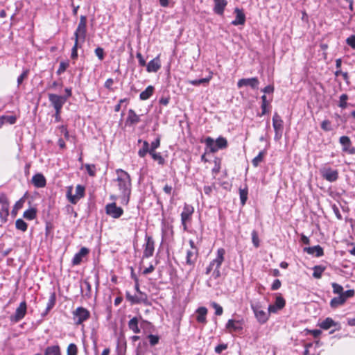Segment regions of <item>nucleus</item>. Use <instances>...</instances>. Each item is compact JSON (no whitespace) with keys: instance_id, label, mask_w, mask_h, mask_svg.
<instances>
[{"instance_id":"55","label":"nucleus","mask_w":355,"mask_h":355,"mask_svg":"<svg viewBox=\"0 0 355 355\" xmlns=\"http://www.w3.org/2000/svg\"><path fill=\"white\" fill-rule=\"evenodd\" d=\"M214 167L212 168V173L214 174H217L220 172V160L218 158L214 159Z\"/></svg>"},{"instance_id":"13","label":"nucleus","mask_w":355,"mask_h":355,"mask_svg":"<svg viewBox=\"0 0 355 355\" xmlns=\"http://www.w3.org/2000/svg\"><path fill=\"white\" fill-rule=\"evenodd\" d=\"M105 209L107 215L115 219L120 218L123 214V209L117 207L114 202L106 205Z\"/></svg>"},{"instance_id":"53","label":"nucleus","mask_w":355,"mask_h":355,"mask_svg":"<svg viewBox=\"0 0 355 355\" xmlns=\"http://www.w3.org/2000/svg\"><path fill=\"white\" fill-rule=\"evenodd\" d=\"M148 338L149 340V343H150V345H152V346L157 345L159 340V338L158 336L153 335V334H150L148 336Z\"/></svg>"},{"instance_id":"6","label":"nucleus","mask_w":355,"mask_h":355,"mask_svg":"<svg viewBox=\"0 0 355 355\" xmlns=\"http://www.w3.org/2000/svg\"><path fill=\"white\" fill-rule=\"evenodd\" d=\"M125 299L132 305L139 304H143L146 306L151 305L147 294L144 292L138 293L137 295H132L129 291H126Z\"/></svg>"},{"instance_id":"12","label":"nucleus","mask_w":355,"mask_h":355,"mask_svg":"<svg viewBox=\"0 0 355 355\" xmlns=\"http://www.w3.org/2000/svg\"><path fill=\"white\" fill-rule=\"evenodd\" d=\"M321 176L328 182H333L338 179V171L329 166H324L320 171Z\"/></svg>"},{"instance_id":"14","label":"nucleus","mask_w":355,"mask_h":355,"mask_svg":"<svg viewBox=\"0 0 355 355\" xmlns=\"http://www.w3.org/2000/svg\"><path fill=\"white\" fill-rule=\"evenodd\" d=\"M0 218L2 222L6 223L9 216L10 203L6 196H0Z\"/></svg>"},{"instance_id":"45","label":"nucleus","mask_w":355,"mask_h":355,"mask_svg":"<svg viewBox=\"0 0 355 355\" xmlns=\"http://www.w3.org/2000/svg\"><path fill=\"white\" fill-rule=\"evenodd\" d=\"M331 286H332V288H333V293L334 294H337L338 295H343V287L336 283V282H333L331 284Z\"/></svg>"},{"instance_id":"54","label":"nucleus","mask_w":355,"mask_h":355,"mask_svg":"<svg viewBox=\"0 0 355 355\" xmlns=\"http://www.w3.org/2000/svg\"><path fill=\"white\" fill-rule=\"evenodd\" d=\"M211 306L215 309V314L216 315H221L223 314V309L221 306L218 304L216 302H213Z\"/></svg>"},{"instance_id":"58","label":"nucleus","mask_w":355,"mask_h":355,"mask_svg":"<svg viewBox=\"0 0 355 355\" xmlns=\"http://www.w3.org/2000/svg\"><path fill=\"white\" fill-rule=\"evenodd\" d=\"M321 128L324 131L331 130V122L329 120H324L321 123Z\"/></svg>"},{"instance_id":"28","label":"nucleus","mask_w":355,"mask_h":355,"mask_svg":"<svg viewBox=\"0 0 355 355\" xmlns=\"http://www.w3.org/2000/svg\"><path fill=\"white\" fill-rule=\"evenodd\" d=\"M198 315L196 317V320L198 322L205 324L207 322L206 315L207 313V309L205 307H200L197 309Z\"/></svg>"},{"instance_id":"36","label":"nucleus","mask_w":355,"mask_h":355,"mask_svg":"<svg viewBox=\"0 0 355 355\" xmlns=\"http://www.w3.org/2000/svg\"><path fill=\"white\" fill-rule=\"evenodd\" d=\"M248 189L247 185L244 188H239L241 204L244 205L248 200Z\"/></svg>"},{"instance_id":"10","label":"nucleus","mask_w":355,"mask_h":355,"mask_svg":"<svg viewBox=\"0 0 355 355\" xmlns=\"http://www.w3.org/2000/svg\"><path fill=\"white\" fill-rule=\"evenodd\" d=\"M283 124L284 122L281 116L278 114L277 112H275L272 117V126L275 132L274 139L276 141L279 140L282 137L284 129Z\"/></svg>"},{"instance_id":"40","label":"nucleus","mask_w":355,"mask_h":355,"mask_svg":"<svg viewBox=\"0 0 355 355\" xmlns=\"http://www.w3.org/2000/svg\"><path fill=\"white\" fill-rule=\"evenodd\" d=\"M55 301H56V295H55V293L54 292H53L49 297V301H48V303L46 305V308L45 314H47L48 312L51 309H53V307L55 306Z\"/></svg>"},{"instance_id":"48","label":"nucleus","mask_w":355,"mask_h":355,"mask_svg":"<svg viewBox=\"0 0 355 355\" xmlns=\"http://www.w3.org/2000/svg\"><path fill=\"white\" fill-rule=\"evenodd\" d=\"M2 119L4 121L5 123H8L9 124H14L16 123L17 117L15 116L12 115H3Z\"/></svg>"},{"instance_id":"43","label":"nucleus","mask_w":355,"mask_h":355,"mask_svg":"<svg viewBox=\"0 0 355 355\" xmlns=\"http://www.w3.org/2000/svg\"><path fill=\"white\" fill-rule=\"evenodd\" d=\"M286 304L285 300L281 296L278 295L275 298V305L279 310L282 309Z\"/></svg>"},{"instance_id":"29","label":"nucleus","mask_w":355,"mask_h":355,"mask_svg":"<svg viewBox=\"0 0 355 355\" xmlns=\"http://www.w3.org/2000/svg\"><path fill=\"white\" fill-rule=\"evenodd\" d=\"M155 88L152 85L148 86L144 91L141 92L139 98L141 101H146L150 98L154 93Z\"/></svg>"},{"instance_id":"5","label":"nucleus","mask_w":355,"mask_h":355,"mask_svg":"<svg viewBox=\"0 0 355 355\" xmlns=\"http://www.w3.org/2000/svg\"><path fill=\"white\" fill-rule=\"evenodd\" d=\"M87 35V17L81 15L76 30L74 32V41L80 44L85 41Z\"/></svg>"},{"instance_id":"37","label":"nucleus","mask_w":355,"mask_h":355,"mask_svg":"<svg viewBox=\"0 0 355 355\" xmlns=\"http://www.w3.org/2000/svg\"><path fill=\"white\" fill-rule=\"evenodd\" d=\"M150 155L155 161H157L159 165L163 166L165 164V159L160 153L156 151L150 152Z\"/></svg>"},{"instance_id":"25","label":"nucleus","mask_w":355,"mask_h":355,"mask_svg":"<svg viewBox=\"0 0 355 355\" xmlns=\"http://www.w3.org/2000/svg\"><path fill=\"white\" fill-rule=\"evenodd\" d=\"M236 13V18L232 21V24L234 26L243 25L245 22V15L241 9L236 8L234 9Z\"/></svg>"},{"instance_id":"33","label":"nucleus","mask_w":355,"mask_h":355,"mask_svg":"<svg viewBox=\"0 0 355 355\" xmlns=\"http://www.w3.org/2000/svg\"><path fill=\"white\" fill-rule=\"evenodd\" d=\"M150 148L149 143L147 141H144L142 148H141L138 151V155L143 158L147 155V153L150 154Z\"/></svg>"},{"instance_id":"24","label":"nucleus","mask_w":355,"mask_h":355,"mask_svg":"<svg viewBox=\"0 0 355 355\" xmlns=\"http://www.w3.org/2000/svg\"><path fill=\"white\" fill-rule=\"evenodd\" d=\"M32 183L36 188H43L46 184V180L42 173H37L32 178Z\"/></svg>"},{"instance_id":"31","label":"nucleus","mask_w":355,"mask_h":355,"mask_svg":"<svg viewBox=\"0 0 355 355\" xmlns=\"http://www.w3.org/2000/svg\"><path fill=\"white\" fill-rule=\"evenodd\" d=\"M226 328L229 330L230 332H231L232 331H236L242 329L239 322L235 321L232 319H230L227 321L226 324Z\"/></svg>"},{"instance_id":"1","label":"nucleus","mask_w":355,"mask_h":355,"mask_svg":"<svg viewBox=\"0 0 355 355\" xmlns=\"http://www.w3.org/2000/svg\"><path fill=\"white\" fill-rule=\"evenodd\" d=\"M117 174L116 181L118 182V187L121 192L119 198L121 203L123 205H128L130 200L131 193V179L130 175L123 169H116Z\"/></svg>"},{"instance_id":"39","label":"nucleus","mask_w":355,"mask_h":355,"mask_svg":"<svg viewBox=\"0 0 355 355\" xmlns=\"http://www.w3.org/2000/svg\"><path fill=\"white\" fill-rule=\"evenodd\" d=\"M266 152L265 150L260 151L257 156H256L252 160V164L254 167H257L259 164L263 162V157L266 155Z\"/></svg>"},{"instance_id":"20","label":"nucleus","mask_w":355,"mask_h":355,"mask_svg":"<svg viewBox=\"0 0 355 355\" xmlns=\"http://www.w3.org/2000/svg\"><path fill=\"white\" fill-rule=\"evenodd\" d=\"M318 326L324 330H327L331 327H336V329L331 331V333H333L336 330H338L340 328V324L335 322L331 318L329 317L325 318L321 322H319Z\"/></svg>"},{"instance_id":"52","label":"nucleus","mask_w":355,"mask_h":355,"mask_svg":"<svg viewBox=\"0 0 355 355\" xmlns=\"http://www.w3.org/2000/svg\"><path fill=\"white\" fill-rule=\"evenodd\" d=\"M58 128L60 131V132L64 135V138L67 140H69L70 135H69V133L67 126L62 125L59 126Z\"/></svg>"},{"instance_id":"61","label":"nucleus","mask_w":355,"mask_h":355,"mask_svg":"<svg viewBox=\"0 0 355 355\" xmlns=\"http://www.w3.org/2000/svg\"><path fill=\"white\" fill-rule=\"evenodd\" d=\"M85 168L87 169V171L88 174L90 176H94L95 175L96 168H95V166L94 165L86 164L85 165Z\"/></svg>"},{"instance_id":"18","label":"nucleus","mask_w":355,"mask_h":355,"mask_svg":"<svg viewBox=\"0 0 355 355\" xmlns=\"http://www.w3.org/2000/svg\"><path fill=\"white\" fill-rule=\"evenodd\" d=\"M198 257V250H188L186 254L185 265L189 266L190 270L194 268Z\"/></svg>"},{"instance_id":"62","label":"nucleus","mask_w":355,"mask_h":355,"mask_svg":"<svg viewBox=\"0 0 355 355\" xmlns=\"http://www.w3.org/2000/svg\"><path fill=\"white\" fill-rule=\"evenodd\" d=\"M305 331L307 332V334L313 335V336L314 338L319 337L321 335V334H322V331L320 329H312V330H311V329H306Z\"/></svg>"},{"instance_id":"44","label":"nucleus","mask_w":355,"mask_h":355,"mask_svg":"<svg viewBox=\"0 0 355 355\" xmlns=\"http://www.w3.org/2000/svg\"><path fill=\"white\" fill-rule=\"evenodd\" d=\"M69 61H62L60 63L59 67L56 71L57 74L61 75L62 73H63L67 70V69L69 67Z\"/></svg>"},{"instance_id":"46","label":"nucleus","mask_w":355,"mask_h":355,"mask_svg":"<svg viewBox=\"0 0 355 355\" xmlns=\"http://www.w3.org/2000/svg\"><path fill=\"white\" fill-rule=\"evenodd\" d=\"M348 100V96L347 94H343L340 96V99H339V104H338V106L340 107H341L342 109H345L347 107V101Z\"/></svg>"},{"instance_id":"51","label":"nucleus","mask_w":355,"mask_h":355,"mask_svg":"<svg viewBox=\"0 0 355 355\" xmlns=\"http://www.w3.org/2000/svg\"><path fill=\"white\" fill-rule=\"evenodd\" d=\"M29 73L28 69H24L21 74L17 78V85H20L24 79H26L28 77V75Z\"/></svg>"},{"instance_id":"35","label":"nucleus","mask_w":355,"mask_h":355,"mask_svg":"<svg viewBox=\"0 0 355 355\" xmlns=\"http://www.w3.org/2000/svg\"><path fill=\"white\" fill-rule=\"evenodd\" d=\"M326 267L322 265H317L313 268V277L315 279H320Z\"/></svg>"},{"instance_id":"64","label":"nucleus","mask_w":355,"mask_h":355,"mask_svg":"<svg viewBox=\"0 0 355 355\" xmlns=\"http://www.w3.org/2000/svg\"><path fill=\"white\" fill-rule=\"evenodd\" d=\"M65 211L67 214L73 215L74 218L77 217V213L75 211L73 207L71 205H67L65 207Z\"/></svg>"},{"instance_id":"17","label":"nucleus","mask_w":355,"mask_h":355,"mask_svg":"<svg viewBox=\"0 0 355 355\" xmlns=\"http://www.w3.org/2000/svg\"><path fill=\"white\" fill-rule=\"evenodd\" d=\"M339 142L342 146V150L349 155L355 154V147L352 146L350 138L348 136H342L339 139Z\"/></svg>"},{"instance_id":"3","label":"nucleus","mask_w":355,"mask_h":355,"mask_svg":"<svg viewBox=\"0 0 355 355\" xmlns=\"http://www.w3.org/2000/svg\"><path fill=\"white\" fill-rule=\"evenodd\" d=\"M250 307L259 323L263 324L268 320L270 318L269 313L268 311H265V306L260 302H252L250 303Z\"/></svg>"},{"instance_id":"7","label":"nucleus","mask_w":355,"mask_h":355,"mask_svg":"<svg viewBox=\"0 0 355 355\" xmlns=\"http://www.w3.org/2000/svg\"><path fill=\"white\" fill-rule=\"evenodd\" d=\"M73 187H67V198L72 204H76L78 201L85 196V187L78 184L76 187V194H72Z\"/></svg>"},{"instance_id":"9","label":"nucleus","mask_w":355,"mask_h":355,"mask_svg":"<svg viewBox=\"0 0 355 355\" xmlns=\"http://www.w3.org/2000/svg\"><path fill=\"white\" fill-rule=\"evenodd\" d=\"M90 318V312L85 308L79 306L73 311V319L76 325L81 324Z\"/></svg>"},{"instance_id":"56","label":"nucleus","mask_w":355,"mask_h":355,"mask_svg":"<svg viewBox=\"0 0 355 355\" xmlns=\"http://www.w3.org/2000/svg\"><path fill=\"white\" fill-rule=\"evenodd\" d=\"M95 54L100 60H103L105 57L104 49L101 47H97L95 49Z\"/></svg>"},{"instance_id":"21","label":"nucleus","mask_w":355,"mask_h":355,"mask_svg":"<svg viewBox=\"0 0 355 355\" xmlns=\"http://www.w3.org/2000/svg\"><path fill=\"white\" fill-rule=\"evenodd\" d=\"M89 252V250L88 248L85 247H83L80 248L78 252L75 254L73 256L71 263L73 266H78L80 264V263L83 261V259L85 257Z\"/></svg>"},{"instance_id":"26","label":"nucleus","mask_w":355,"mask_h":355,"mask_svg":"<svg viewBox=\"0 0 355 355\" xmlns=\"http://www.w3.org/2000/svg\"><path fill=\"white\" fill-rule=\"evenodd\" d=\"M214 11L216 14L222 15H223L225 8L227 4L226 0H214Z\"/></svg>"},{"instance_id":"4","label":"nucleus","mask_w":355,"mask_h":355,"mask_svg":"<svg viewBox=\"0 0 355 355\" xmlns=\"http://www.w3.org/2000/svg\"><path fill=\"white\" fill-rule=\"evenodd\" d=\"M205 143L210 153H216L219 149H225L228 145L227 139L223 137H218L216 141L208 137L205 139Z\"/></svg>"},{"instance_id":"11","label":"nucleus","mask_w":355,"mask_h":355,"mask_svg":"<svg viewBox=\"0 0 355 355\" xmlns=\"http://www.w3.org/2000/svg\"><path fill=\"white\" fill-rule=\"evenodd\" d=\"M143 259L149 258L153 256L155 251V241L151 236L146 234L145 243L143 245Z\"/></svg>"},{"instance_id":"49","label":"nucleus","mask_w":355,"mask_h":355,"mask_svg":"<svg viewBox=\"0 0 355 355\" xmlns=\"http://www.w3.org/2000/svg\"><path fill=\"white\" fill-rule=\"evenodd\" d=\"M80 42L74 41V45L71 49V57L72 59H76L78 58V49L80 47Z\"/></svg>"},{"instance_id":"42","label":"nucleus","mask_w":355,"mask_h":355,"mask_svg":"<svg viewBox=\"0 0 355 355\" xmlns=\"http://www.w3.org/2000/svg\"><path fill=\"white\" fill-rule=\"evenodd\" d=\"M211 76H210L208 78L189 80V84H191L192 85L198 86V85H200L201 84L208 83L209 82V80H211Z\"/></svg>"},{"instance_id":"38","label":"nucleus","mask_w":355,"mask_h":355,"mask_svg":"<svg viewBox=\"0 0 355 355\" xmlns=\"http://www.w3.org/2000/svg\"><path fill=\"white\" fill-rule=\"evenodd\" d=\"M44 355H60L59 346L54 345L46 347Z\"/></svg>"},{"instance_id":"50","label":"nucleus","mask_w":355,"mask_h":355,"mask_svg":"<svg viewBox=\"0 0 355 355\" xmlns=\"http://www.w3.org/2000/svg\"><path fill=\"white\" fill-rule=\"evenodd\" d=\"M252 241L255 248H258L259 246V239L258 236V234L256 230H253L252 232Z\"/></svg>"},{"instance_id":"8","label":"nucleus","mask_w":355,"mask_h":355,"mask_svg":"<svg viewBox=\"0 0 355 355\" xmlns=\"http://www.w3.org/2000/svg\"><path fill=\"white\" fill-rule=\"evenodd\" d=\"M193 213L194 207L191 205L184 203L183 210L181 213V223L184 231L187 230V223L191 221Z\"/></svg>"},{"instance_id":"23","label":"nucleus","mask_w":355,"mask_h":355,"mask_svg":"<svg viewBox=\"0 0 355 355\" xmlns=\"http://www.w3.org/2000/svg\"><path fill=\"white\" fill-rule=\"evenodd\" d=\"M146 71L149 73L157 72L161 68L160 55H158L146 65Z\"/></svg>"},{"instance_id":"27","label":"nucleus","mask_w":355,"mask_h":355,"mask_svg":"<svg viewBox=\"0 0 355 355\" xmlns=\"http://www.w3.org/2000/svg\"><path fill=\"white\" fill-rule=\"evenodd\" d=\"M304 251L309 254H315L317 257H322L324 254L323 249L319 245L304 248Z\"/></svg>"},{"instance_id":"22","label":"nucleus","mask_w":355,"mask_h":355,"mask_svg":"<svg viewBox=\"0 0 355 355\" xmlns=\"http://www.w3.org/2000/svg\"><path fill=\"white\" fill-rule=\"evenodd\" d=\"M140 116L137 114L134 110L130 109L125 120V125L130 127L133 126L140 122Z\"/></svg>"},{"instance_id":"15","label":"nucleus","mask_w":355,"mask_h":355,"mask_svg":"<svg viewBox=\"0 0 355 355\" xmlns=\"http://www.w3.org/2000/svg\"><path fill=\"white\" fill-rule=\"evenodd\" d=\"M27 305L26 301L21 302L19 306L16 309L15 313L14 315L10 317V320L12 322H18L21 320H22L26 313Z\"/></svg>"},{"instance_id":"41","label":"nucleus","mask_w":355,"mask_h":355,"mask_svg":"<svg viewBox=\"0 0 355 355\" xmlns=\"http://www.w3.org/2000/svg\"><path fill=\"white\" fill-rule=\"evenodd\" d=\"M15 227L17 230L24 232L28 229V224L21 218H19L15 222Z\"/></svg>"},{"instance_id":"63","label":"nucleus","mask_w":355,"mask_h":355,"mask_svg":"<svg viewBox=\"0 0 355 355\" xmlns=\"http://www.w3.org/2000/svg\"><path fill=\"white\" fill-rule=\"evenodd\" d=\"M114 84V80L112 78H108L105 82V87L109 89L111 92L114 91V89L112 88V85Z\"/></svg>"},{"instance_id":"16","label":"nucleus","mask_w":355,"mask_h":355,"mask_svg":"<svg viewBox=\"0 0 355 355\" xmlns=\"http://www.w3.org/2000/svg\"><path fill=\"white\" fill-rule=\"evenodd\" d=\"M48 97L54 110H62L63 105L67 102V97H63L58 94H49Z\"/></svg>"},{"instance_id":"34","label":"nucleus","mask_w":355,"mask_h":355,"mask_svg":"<svg viewBox=\"0 0 355 355\" xmlns=\"http://www.w3.org/2000/svg\"><path fill=\"white\" fill-rule=\"evenodd\" d=\"M37 216V209L35 208H30L26 210L23 214V217L28 220L35 219Z\"/></svg>"},{"instance_id":"30","label":"nucleus","mask_w":355,"mask_h":355,"mask_svg":"<svg viewBox=\"0 0 355 355\" xmlns=\"http://www.w3.org/2000/svg\"><path fill=\"white\" fill-rule=\"evenodd\" d=\"M345 300L342 295H338L332 298L330 301V306L332 309H336L338 306L344 304L345 303Z\"/></svg>"},{"instance_id":"59","label":"nucleus","mask_w":355,"mask_h":355,"mask_svg":"<svg viewBox=\"0 0 355 355\" xmlns=\"http://www.w3.org/2000/svg\"><path fill=\"white\" fill-rule=\"evenodd\" d=\"M346 43L351 48L355 50V35H352L346 39Z\"/></svg>"},{"instance_id":"57","label":"nucleus","mask_w":355,"mask_h":355,"mask_svg":"<svg viewBox=\"0 0 355 355\" xmlns=\"http://www.w3.org/2000/svg\"><path fill=\"white\" fill-rule=\"evenodd\" d=\"M160 146V139L157 138L155 141H152L150 148V152L155 151L157 148H158Z\"/></svg>"},{"instance_id":"32","label":"nucleus","mask_w":355,"mask_h":355,"mask_svg":"<svg viewBox=\"0 0 355 355\" xmlns=\"http://www.w3.org/2000/svg\"><path fill=\"white\" fill-rule=\"evenodd\" d=\"M139 320L137 317L132 318L128 322V327L130 330H132L135 334H139L141 330L138 326Z\"/></svg>"},{"instance_id":"60","label":"nucleus","mask_w":355,"mask_h":355,"mask_svg":"<svg viewBox=\"0 0 355 355\" xmlns=\"http://www.w3.org/2000/svg\"><path fill=\"white\" fill-rule=\"evenodd\" d=\"M355 295V291L354 289L347 290L346 291H343L342 296L345 298V301L350 297H354Z\"/></svg>"},{"instance_id":"2","label":"nucleus","mask_w":355,"mask_h":355,"mask_svg":"<svg viewBox=\"0 0 355 355\" xmlns=\"http://www.w3.org/2000/svg\"><path fill=\"white\" fill-rule=\"evenodd\" d=\"M225 250L224 248H220L217 250L216 257L213 259L209 266L206 268L205 274L209 275L211 271V276L214 279H216L221 275L220 268L225 260Z\"/></svg>"},{"instance_id":"19","label":"nucleus","mask_w":355,"mask_h":355,"mask_svg":"<svg viewBox=\"0 0 355 355\" xmlns=\"http://www.w3.org/2000/svg\"><path fill=\"white\" fill-rule=\"evenodd\" d=\"M259 81L257 77L250 78H241L237 83L239 88H241L244 86H250L252 89H256L258 88Z\"/></svg>"},{"instance_id":"47","label":"nucleus","mask_w":355,"mask_h":355,"mask_svg":"<svg viewBox=\"0 0 355 355\" xmlns=\"http://www.w3.org/2000/svg\"><path fill=\"white\" fill-rule=\"evenodd\" d=\"M77 354H78L77 346L73 343L69 344L68 345V347L67 349V355H77Z\"/></svg>"}]
</instances>
